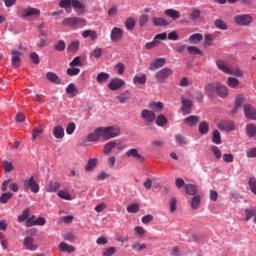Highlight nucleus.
<instances>
[{
    "label": "nucleus",
    "instance_id": "41",
    "mask_svg": "<svg viewBox=\"0 0 256 256\" xmlns=\"http://www.w3.org/2000/svg\"><path fill=\"white\" fill-rule=\"evenodd\" d=\"M228 87H231V89H237L239 87V79L229 77L227 80Z\"/></svg>",
    "mask_w": 256,
    "mask_h": 256
},
{
    "label": "nucleus",
    "instance_id": "4",
    "mask_svg": "<svg viewBox=\"0 0 256 256\" xmlns=\"http://www.w3.org/2000/svg\"><path fill=\"white\" fill-rule=\"evenodd\" d=\"M24 191H31L32 193H39V183L35 180V177L31 176L28 179L23 180Z\"/></svg>",
    "mask_w": 256,
    "mask_h": 256
},
{
    "label": "nucleus",
    "instance_id": "50",
    "mask_svg": "<svg viewBox=\"0 0 256 256\" xmlns=\"http://www.w3.org/2000/svg\"><path fill=\"white\" fill-rule=\"evenodd\" d=\"M134 83H139V85H145V83H147V75L142 74V76H134Z\"/></svg>",
    "mask_w": 256,
    "mask_h": 256
},
{
    "label": "nucleus",
    "instance_id": "16",
    "mask_svg": "<svg viewBox=\"0 0 256 256\" xmlns=\"http://www.w3.org/2000/svg\"><path fill=\"white\" fill-rule=\"evenodd\" d=\"M165 63L167 60L165 58L155 59L149 66L150 71H157V69H161V67H165Z\"/></svg>",
    "mask_w": 256,
    "mask_h": 256
},
{
    "label": "nucleus",
    "instance_id": "13",
    "mask_svg": "<svg viewBox=\"0 0 256 256\" xmlns=\"http://www.w3.org/2000/svg\"><path fill=\"white\" fill-rule=\"evenodd\" d=\"M218 85L219 82L208 83L204 88L206 95H208V97H215Z\"/></svg>",
    "mask_w": 256,
    "mask_h": 256
},
{
    "label": "nucleus",
    "instance_id": "39",
    "mask_svg": "<svg viewBox=\"0 0 256 256\" xmlns=\"http://www.w3.org/2000/svg\"><path fill=\"white\" fill-rule=\"evenodd\" d=\"M78 91L79 90L77 89V87L73 83L69 84L66 88V93L68 95H71V97H75V95H77Z\"/></svg>",
    "mask_w": 256,
    "mask_h": 256
},
{
    "label": "nucleus",
    "instance_id": "2",
    "mask_svg": "<svg viewBox=\"0 0 256 256\" xmlns=\"http://www.w3.org/2000/svg\"><path fill=\"white\" fill-rule=\"evenodd\" d=\"M216 65L220 71H223V73H226V75H235L236 77H243V71L241 69L236 68L234 71L231 69L229 65L223 60H218L216 62Z\"/></svg>",
    "mask_w": 256,
    "mask_h": 256
},
{
    "label": "nucleus",
    "instance_id": "25",
    "mask_svg": "<svg viewBox=\"0 0 256 256\" xmlns=\"http://www.w3.org/2000/svg\"><path fill=\"white\" fill-rule=\"evenodd\" d=\"M53 135L55 139H63V137H65V129L63 128V126H55L53 128Z\"/></svg>",
    "mask_w": 256,
    "mask_h": 256
},
{
    "label": "nucleus",
    "instance_id": "53",
    "mask_svg": "<svg viewBox=\"0 0 256 256\" xmlns=\"http://www.w3.org/2000/svg\"><path fill=\"white\" fill-rule=\"evenodd\" d=\"M115 253H117V248L109 247L104 249L102 256H113Z\"/></svg>",
    "mask_w": 256,
    "mask_h": 256
},
{
    "label": "nucleus",
    "instance_id": "59",
    "mask_svg": "<svg viewBox=\"0 0 256 256\" xmlns=\"http://www.w3.org/2000/svg\"><path fill=\"white\" fill-rule=\"evenodd\" d=\"M248 185L250 187V191H252V193H254V195H256V178L251 177L249 179Z\"/></svg>",
    "mask_w": 256,
    "mask_h": 256
},
{
    "label": "nucleus",
    "instance_id": "57",
    "mask_svg": "<svg viewBox=\"0 0 256 256\" xmlns=\"http://www.w3.org/2000/svg\"><path fill=\"white\" fill-rule=\"evenodd\" d=\"M128 213H139V204L133 203L127 206Z\"/></svg>",
    "mask_w": 256,
    "mask_h": 256
},
{
    "label": "nucleus",
    "instance_id": "28",
    "mask_svg": "<svg viewBox=\"0 0 256 256\" xmlns=\"http://www.w3.org/2000/svg\"><path fill=\"white\" fill-rule=\"evenodd\" d=\"M46 78L48 79V81L54 83L55 85H61V79L59 78V76H57V74L53 72L46 73Z\"/></svg>",
    "mask_w": 256,
    "mask_h": 256
},
{
    "label": "nucleus",
    "instance_id": "56",
    "mask_svg": "<svg viewBox=\"0 0 256 256\" xmlns=\"http://www.w3.org/2000/svg\"><path fill=\"white\" fill-rule=\"evenodd\" d=\"M69 65L70 67H83V62H81L80 56H77L70 62Z\"/></svg>",
    "mask_w": 256,
    "mask_h": 256
},
{
    "label": "nucleus",
    "instance_id": "34",
    "mask_svg": "<svg viewBox=\"0 0 256 256\" xmlns=\"http://www.w3.org/2000/svg\"><path fill=\"white\" fill-rule=\"evenodd\" d=\"M10 199H13V193L4 192L0 196V203H2V205H6V203H9Z\"/></svg>",
    "mask_w": 256,
    "mask_h": 256
},
{
    "label": "nucleus",
    "instance_id": "36",
    "mask_svg": "<svg viewBox=\"0 0 256 256\" xmlns=\"http://www.w3.org/2000/svg\"><path fill=\"white\" fill-rule=\"evenodd\" d=\"M97 167V158H91L88 160L87 165L85 166V171L91 172Z\"/></svg>",
    "mask_w": 256,
    "mask_h": 256
},
{
    "label": "nucleus",
    "instance_id": "43",
    "mask_svg": "<svg viewBox=\"0 0 256 256\" xmlns=\"http://www.w3.org/2000/svg\"><path fill=\"white\" fill-rule=\"evenodd\" d=\"M103 55V49L101 48H95L92 52H90V58L91 59H99Z\"/></svg>",
    "mask_w": 256,
    "mask_h": 256
},
{
    "label": "nucleus",
    "instance_id": "18",
    "mask_svg": "<svg viewBox=\"0 0 256 256\" xmlns=\"http://www.w3.org/2000/svg\"><path fill=\"white\" fill-rule=\"evenodd\" d=\"M126 157H133V159H137V161H145V157H143L136 148L129 149L126 152Z\"/></svg>",
    "mask_w": 256,
    "mask_h": 256
},
{
    "label": "nucleus",
    "instance_id": "63",
    "mask_svg": "<svg viewBox=\"0 0 256 256\" xmlns=\"http://www.w3.org/2000/svg\"><path fill=\"white\" fill-rule=\"evenodd\" d=\"M175 139H176L177 145H180V146L187 145V140H185V137H183V135L178 134L176 135Z\"/></svg>",
    "mask_w": 256,
    "mask_h": 256
},
{
    "label": "nucleus",
    "instance_id": "32",
    "mask_svg": "<svg viewBox=\"0 0 256 256\" xmlns=\"http://www.w3.org/2000/svg\"><path fill=\"white\" fill-rule=\"evenodd\" d=\"M60 187H61V184H59V182L51 181L46 187V191H48V193H56V191H59Z\"/></svg>",
    "mask_w": 256,
    "mask_h": 256
},
{
    "label": "nucleus",
    "instance_id": "30",
    "mask_svg": "<svg viewBox=\"0 0 256 256\" xmlns=\"http://www.w3.org/2000/svg\"><path fill=\"white\" fill-rule=\"evenodd\" d=\"M148 107L152 111H155V113H161V111H163V104H162V102H150L148 104Z\"/></svg>",
    "mask_w": 256,
    "mask_h": 256
},
{
    "label": "nucleus",
    "instance_id": "7",
    "mask_svg": "<svg viewBox=\"0 0 256 256\" xmlns=\"http://www.w3.org/2000/svg\"><path fill=\"white\" fill-rule=\"evenodd\" d=\"M140 115L144 119V121L148 123V125H151V123H153V121H155L157 117L155 115V112L149 109H143Z\"/></svg>",
    "mask_w": 256,
    "mask_h": 256
},
{
    "label": "nucleus",
    "instance_id": "64",
    "mask_svg": "<svg viewBox=\"0 0 256 256\" xmlns=\"http://www.w3.org/2000/svg\"><path fill=\"white\" fill-rule=\"evenodd\" d=\"M39 135H43V128H34L32 132V141H35Z\"/></svg>",
    "mask_w": 256,
    "mask_h": 256
},
{
    "label": "nucleus",
    "instance_id": "24",
    "mask_svg": "<svg viewBox=\"0 0 256 256\" xmlns=\"http://www.w3.org/2000/svg\"><path fill=\"white\" fill-rule=\"evenodd\" d=\"M244 213L246 215L245 221H251V219L254 218V223L256 224V209L251 207V208H246L244 210Z\"/></svg>",
    "mask_w": 256,
    "mask_h": 256
},
{
    "label": "nucleus",
    "instance_id": "61",
    "mask_svg": "<svg viewBox=\"0 0 256 256\" xmlns=\"http://www.w3.org/2000/svg\"><path fill=\"white\" fill-rule=\"evenodd\" d=\"M132 249L134 251H142V249H147V244H140L139 242H134L132 244Z\"/></svg>",
    "mask_w": 256,
    "mask_h": 256
},
{
    "label": "nucleus",
    "instance_id": "10",
    "mask_svg": "<svg viewBox=\"0 0 256 256\" xmlns=\"http://www.w3.org/2000/svg\"><path fill=\"white\" fill-rule=\"evenodd\" d=\"M111 41L113 43H119L123 39V30L121 28L114 27L110 34Z\"/></svg>",
    "mask_w": 256,
    "mask_h": 256
},
{
    "label": "nucleus",
    "instance_id": "12",
    "mask_svg": "<svg viewBox=\"0 0 256 256\" xmlns=\"http://www.w3.org/2000/svg\"><path fill=\"white\" fill-rule=\"evenodd\" d=\"M41 10L33 7L24 8L22 11V17H39Z\"/></svg>",
    "mask_w": 256,
    "mask_h": 256
},
{
    "label": "nucleus",
    "instance_id": "8",
    "mask_svg": "<svg viewBox=\"0 0 256 256\" xmlns=\"http://www.w3.org/2000/svg\"><path fill=\"white\" fill-rule=\"evenodd\" d=\"M244 115L246 119H251L252 121H256V110L251 104H245L243 106Z\"/></svg>",
    "mask_w": 256,
    "mask_h": 256
},
{
    "label": "nucleus",
    "instance_id": "51",
    "mask_svg": "<svg viewBox=\"0 0 256 256\" xmlns=\"http://www.w3.org/2000/svg\"><path fill=\"white\" fill-rule=\"evenodd\" d=\"M200 17H201V10L197 8L193 9L190 14L191 21H197V19H199Z\"/></svg>",
    "mask_w": 256,
    "mask_h": 256
},
{
    "label": "nucleus",
    "instance_id": "46",
    "mask_svg": "<svg viewBox=\"0 0 256 256\" xmlns=\"http://www.w3.org/2000/svg\"><path fill=\"white\" fill-rule=\"evenodd\" d=\"M215 27H217V29H221L222 31H227V24L221 20V19H216L214 22Z\"/></svg>",
    "mask_w": 256,
    "mask_h": 256
},
{
    "label": "nucleus",
    "instance_id": "3",
    "mask_svg": "<svg viewBox=\"0 0 256 256\" xmlns=\"http://www.w3.org/2000/svg\"><path fill=\"white\" fill-rule=\"evenodd\" d=\"M86 23L87 20H85V18L79 17H69L62 21L64 27H72L73 29H75V27H85Z\"/></svg>",
    "mask_w": 256,
    "mask_h": 256
},
{
    "label": "nucleus",
    "instance_id": "20",
    "mask_svg": "<svg viewBox=\"0 0 256 256\" xmlns=\"http://www.w3.org/2000/svg\"><path fill=\"white\" fill-rule=\"evenodd\" d=\"M72 7L78 15L85 13V4L81 3L79 0H72Z\"/></svg>",
    "mask_w": 256,
    "mask_h": 256
},
{
    "label": "nucleus",
    "instance_id": "21",
    "mask_svg": "<svg viewBox=\"0 0 256 256\" xmlns=\"http://www.w3.org/2000/svg\"><path fill=\"white\" fill-rule=\"evenodd\" d=\"M199 121H201V118L195 115L188 116L184 119L185 125H188L189 127H195Z\"/></svg>",
    "mask_w": 256,
    "mask_h": 256
},
{
    "label": "nucleus",
    "instance_id": "17",
    "mask_svg": "<svg viewBox=\"0 0 256 256\" xmlns=\"http://www.w3.org/2000/svg\"><path fill=\"white\" fill-rule=\"evenodd\" d=\"M216 95H218V97H221L222 99L229 97V88L221 84V82H218V87L216 88Z\"/></svg>",
    "mask_w": 256,
    "mask_h": 256
},
{
    "label": "nucleus",
    "instance_id": "14",
    "mask_svg": "<svg viewBox=\"0 0 256 256\" xmlns=\"http://www.w3.org/2000/svg\"><path fill=\"white\" fill-rule=\"evenodd\" d=\"M182 107L181 111L184 115H189L191 113V107H193V101L187 98L181 99Z\"/></svg>",
    "mask_w": 256,
    "mask_h": 256
},
{
    "label": "nucleus",
    "instance_id": "49",
    "mask_svg": "<svg viewBox=\"0 0 256 256\" xmlns=\"http://www.w3.org/2000/svg\"><path fill=\"white\" fill-rule=\"evenodd\" d=\"M212 141L216 145H221V133H219V130H214L213 136H212Z\"/></svg>",
    "mask_w": 256,
    "mask_h": 256
},
{
    "label": "nucleus",
    "instance_id": "23",
    "mask_svg": "<svg viewBox=\"0 0 256 256\" xmlns=\"http://www.w3.org/2000/svg\"><path fill=\"white\" fill-rule=\"evenodd\" d=\"M203 41V34L201 33H195L189 36L188 43L192 45H197L198 43H201Z\"/></svg>",
    "mask_w": 256,
    "mask_h": 256
},
{
    "label": "nucleus",
    "instance_id": "6",
    "mask_svg": "<svg viewBox=\"0 0 256 256\" xmlns=\"http://www.w3.org/2000/svg\"><path fill=\"white\" fill-rule=\"evenodd\" d=\"M236 25L247 27L253 23V16L249 14H240L234 17Z\"/></svg>",
    "mask_w": 256,
    "mask_h": 256
},
{
    "label": "nucleus",
    "instance_id": "52",
    "mask_svg": "<svg viewBox=\"0 0 256 256\" xmlns=\"http://www.w3.org/2000/svg\"><path fill=\"white\" fill-rule=\"evenodd\" d=\"M66 73L67 75H69V77H75V75H79V73H81V69L76 67H71L67 69Z\"/></svg>",
    "mask_w": 256,
    "mask_h": 256
},
{
    "label": "nucleus",
    "instance_id": "48",
    "mask_svg": "<svg viewBox=\"0 0 256 256\" xmlns=\"http://www.w3.org/2000/svg\"><path fill=\"white\" fill-rule=\"evenodd\" d=\"M187 51H188V53H190V55H201V56H203V52L201 50H199V48H197L196 46H188Z\"/></svg>",
    "mask_w": 256,
    "mask_h": 256
},
{
    "label": "nucleus",
    "instance_id": "42",
    "mask_svg": "<svg viewBox=\"0 0 256 256\" xmlns=\"http://www.w3.org/2000/svg\"><path fill=\"white\" fill-rule=\"evenodd\" d=\"M156 125H158V127H165V125H167V118L165 117V115H158V117L156 118Z\"/></svg>",
    "mask_w": 256,
    "mask_h": 256
},
{
    "label": "nucleus",
    "instance_id": "27",
    "mask_svg": "<svg viewBox=\"0 0 256 256\" xmlns=\"http://www.w3.org/2000/svg\"><path fill=\"white\" fill-rule=\"evenodd\" d=\"M152 23L154 27H167L169 25V22L161 17H153Z\"/></svg>",
    "mask_w": 256,
    "mask_h": 256
},
{
    "label": "nucleus",
    "instance_id": "11",
    "mask_svg": "<svg viewBox=\"0 0 256 256\" xmlns=\"http://www.w3.org/2000/svg\"><path fill=\"white\" fill-rule=\"evenodd\" d=\"M12 67L14 69H18V67H20L21 65V55H23V53H21V51L19 50H12Z\"/></svg>",
    "mask_w": 256,
    "mask_h": 256
},
{
    "label": "nucleus",
    "instance_id": "40",
    "mask_svg": "<svg viewBox=\"0 0 256 256\" xmlns=\"http://www.w3.org/2000/svg\"><path fill=\"white\" fill-rule=\"evenodd\" d=\"M113 149H115V141H110L108 143H106L104 145V155H109V153H111V151H113Z\"/></svg>",
    "mask_w": 256,
    "mask_h": 256
},
{
    "label": "nucleus",
    "instance_id": "45",
    "mask_svg": "<svg viewBox=\"0 0 256 256\" xmlns=\"http://www.w3.org/2000/svg\"><path fill=\"white\" fill-rule=\"evenodd\" d=\"M79 45V40L72 41L68 46V51H70V53H75V51H79Z\"/></svg>",
    "mask_w": 256,
    "mask_h": 256
},
{
    "label": "nucleus",
    "instance_id": "1",
    "mask_svg": "<svg viewBox=\"0 0 256 256\" xmlns=\"http://www.w3.org/2000/svg\"><path fill=\"white\" fill-rule=\"evenodd\" d=\"M100 133L104 141H109V139H115L121 135V128L117 126L100 127Z\"/></svg>",
    "mask_w": 256,
    "mask_h": 256
},
{
    "label": "nucleus",
    "instance_id": "37",
    "mask_svg": "<svg viewBox=\"0 0 256 256\" xmlns=\"http://www.w3.org/2000/svg\"><path fill=\"white\" fill-rule=\"evenodd\" d=\"M82 37H84V39L90 37L91 41H95V39H97V32L93 30H85L82 32Z\"/></svg>",
    "mask_w": 256,
    "mask_h": 256
},
{
    "label": "nucleus",
    "instance_id": "60",
    "mask_svg": "<svg viewBox=\"0 0 256 256\" xmlns=\"http://www.w3.org/2000/svg\"><path fill=\"white\" fill-rule=\"evenodd\" d=\"M243 105V95L238 94L235 98V112Z\"/></svg>",
    "mask_w": 256,
    "mask_h": 256
},
{
    "label": "nucleus",
    "instance_id": "22",
    "mask_svg": "<svg viewBox=\"0 0 256 256\" xmlns=\"http://www.w3.org/2000/svg\"><path fill=\"white\" fill-rule=\"evenodd\" d=\"M191 209L197 211L201 207V195L197 194L190 199Z\"/></svg>",
    "mask_w": 256,
    "mask_h": 256
},
{
    "label": "nucleus",
    "instance_id": "38",
    "mask_svg": "<svg viewBox=\"0 0 256 256\" xmlns=\"http://www.w3.org/2000/svg\"><path fill=\"white\" fill-rule=\"evenodd\" d=\"M199 133L201 135H207L209 133V123L202 121L199 124Z\"/></svg>",
    "mask_w": 256,
    "mask_h": 256
},
{
    "label": "nucleus",
    "instance_id": "33",
    "mask_svg": "<svg viewBox=\"0 0 256 256\" xmlns=\"http://www.w3.org/2000/svg\"><path fill=\"white\" fill-rule=\"evenodd\" d=\"M246 133H247V136L250 139H253V137H256V126H255V124H247L246 125Z\"/></svg>",
    "mask_w": 256,
    "mask_h": 256
},
{
    "label": "nucleus",
    "instance_id": "44",
    "mask_svg": "<svg viewBox=\"0 0 256 256\" xmlns=\"http://www.w3.org/2000/svg\"><path fill=\"white\" fill-rule=\"evenodd\" d=\"M58 197L60 199H65L66 201H71V194H69V191L67 190H60L57 193Z\"/></svg>",
    "mask_w": 256,
    "mask_h": 256
},
{
    "label": "nucleus",
    "instance_id": "5",
    "mask_svg": "<svg viewBox=\"0 0 256 256\" xmlns=\"http://www.w3.org/2000/svg\"><path fill=\"white\" fill-rule=\"evenodd\" d=\"M173 75V70L171 68H163L156 72L155 79L158 83H165L169 77Z\"/></svg>",
    "mask_w": 256,
    "mask_h": 256
},
{
    "label": "nucleus",
    "instance_id": "47",
    "mask_svg": "<svg viewBox=\"0 0 256 256\" xmlns=\"http://www.w3.org/2000/svg\"><path fill=\"white\" fill-rule=\"evenodd\" d=\"M31 211L29 210V208H26L22 215H20L18 217V223H23V221H27V219H29V215H30Z\"/></svg>",
    "mask_w": 256,
    "mask_h": 256
},
{
    "label": "nucleus",
    "instance_id": "58",
    "mask_svg": "<svg viewBox=\"0 0 256 256\" xmlns=\"http://www.w3.org/2000/svg\"><path fill=\"white\" fill-rule=\"evenodd\" d=\"M96 79L99 83H105V81L109 79V74L105 72H101L98 74Z\"/></svg>",
    "mask_w": 256,
    "mask_h": 256
},
{
    "label": "nucleus",
    "instance_id": "15",
    "mask_svg": "<svg viewBox=\"0 0 256 256\" xmlns=\"http://www.w3.org/2000/svg\"><path fill=\"white\" fill-rule=\"evenodd\" d=\"M24 247L28 251H37L38 248L37 244H35V239L31 236L24 238Z\"/></svg>",
    "mask_w": 256,
    "mask_h": 256
},
{
    "label": "nucleus",
    "instance_id": "29",
    "mask_svg": "<svg viewBox=\"0 0 256 256\" xmlns=\"http://www.w3.org/2000/svg\"><path fill=\"white\" fill-rule=\"evenodd\" d=\"M165 15H167V17H170L173 21H176V19H179L181 17V13H179V11L174 10V9H167L165 10Z\"/></svg>",
    "mask_w": 256,
    "mask_h": 256
},
{
    "label": "nucleus",
    "instance_id": "19",
    "mask_svg": "<svg viewBox=\"0 0 256 256\" xmlns=\"http://www.w3.org/2000/svg\"><path fill=\"white\" fill-rule=\"evenodd\" d=\"M101 139V129L100 127L96 128L94 132L88 134L87 141L89 143H95Z\"/></svg>",
    "mask_w": 256,
    "mask_h": 256
},
{
    "label": "nucleus",
    "instance_id": "31",
    "mask_svg": "<svg viewBox=\"0 0 256 256\" xmlns=\"http://www.w3.org/2000/svg\"><path fill=\"white\" fill-rule=\"evenodd\" d=\"M185 189L188 195H192L193 197H195L196 195H199V190L193 184H186Z\"/></svg>",
    "mask_w": 256,
    "mask_h": 256
},
{
    "label": "nucleus",
    "instance_id": "55",
    "mask_svg": "<svg viewBox=\"0 0 256 256\" xmlns=\"http://www.w3.org/2000/svg\"><path fill=\"white\" fill-rule=\"evenodd\" d=\"M73 5V0H60L59 7L61 9H69Z\"/></svg>",
    "mask_w": 256,
    "mask_h": 256
},
{
    "label": "nucleus",
    "instance_id": "9",
    "mask_svg": "<svg viewBox=\"0 0 256 256\" xmlns=\"http://www.w3.org/2000/svg\"><path fill=\"white\" fill-rule=\"evenodd\" d=\"M124 85L125 80L120 78H114L109 82L108 87L111 91H119V89H121V87H123Z\"/></svg>",
    "mask_w": 256,
    "mask_h": 256
},
{
    "label": "nucleus",
    "instance_id": "26",
    "mask_svg": "<svg viewBox=\"0 0 256 256\" xmlns=\"http://www.w3.org/2000/svg\"><path fill=\"white\" fill-rule=\"evenodd\" d=\"M58 249L59 251H61L62 253H73L75 252V247L67 244L66 242H61L58 245Z\"/></svg>",
    "mask_w": 256,
    "mask_h": 256
},
{
    "label": "nucleus",
    "instance_id": "35",
    "mask_svg": "<svg viewBox=\"0 0 256 256\" xmlns=\"http://www.w3.org/2000/svg\"><path fill=\"white\" fill-rule=\"evenodd\" d=\"M215 41V35L213 34H206L204 35V47H211L213 45V42Z\"/></svg>",
    "mask_w": 256,
    "mask_h": 256
},
{
    "label": "nucleus",
    "instance_id": "62",
    "mask_svg": "<svg viewBox=\"0 0 256 256\" xmlns=\"http://www.w3.org/2000/svg\"><path fill=\"white\" fill-rule=\"evenodd\" d=\"M65 47H66V44H65V41L63 40H59L55 45H54V49L56 51H65Z\"/></svg>",
    "mask_w": 256,
    "mask_h": 256
},
{
    "label": "nucleus",
    "instance_id": "54",
    "mask_svg": "<svg viewBox=\"0 0 256 256\" xmlns=\"http://www.w3.org/2000/svg\"><path fill=\"white\" fill-rule=\"evenodd\" d=\"M125 27L128 31H133L135 29V20L134 18H128L125 22Z\"/></svg>",
    "mask_w": 256,
    "mask_h": 256
}]
</instances>
